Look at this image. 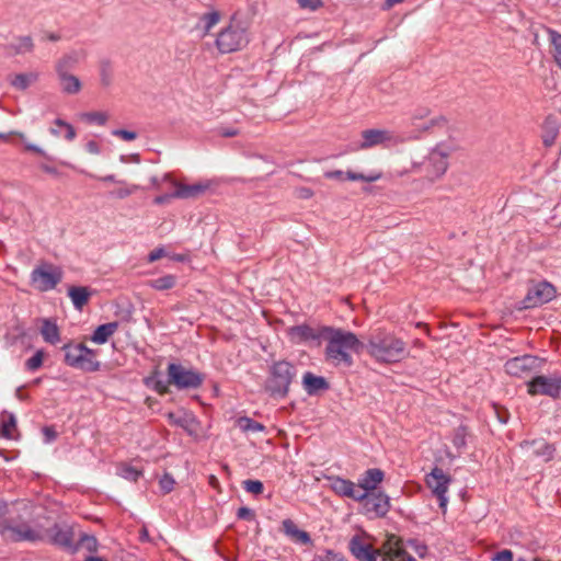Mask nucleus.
Listing matches in <instances>:
<instances>
[{"instance_id": "1", "label": "nucleus", "mask_w": 561, "mask_h": 561, "mask_svg": "<svg viewBox=\"0 0 561 561\" xmlns=\"http://www.w3.org/2000/svg\"><path fill=\"white\" fill-rule=\"evenodd\" d=\"M323 339L328 342L325 358L334 366L353 365V353H359L365 344L358 340L356 334L342 329L322 327Z\"/></svg>"}, {"instance_id": "2", "label": "nucleus", "mask_w": 561, "mask_h": 561, "mask_svg": "<svg viewBox=\"0 0 561 561\" xmlns=\"http://www.w3.org/2000/svg\"><path fill=\"white\" fill-rule=\"evenodd\" d=\"M365 347L373 358L387 364L398 363L408 355L405 342L383 329L370 332Z\"/></svg>"}, {"instance_id": "3", "label": "nucleus", "mask_w": 561, "mask_h": 561, "mask_svg": "<svg viewBox=\"0 0 561 561\" xmlns=\"http://www.w3.org/2000/svg\"><path fill=\"white\" fill-rule=\"evenodd\" d=\"M150 382L158 393L164 394L169 392V386H174L179 390L196 389L202 385L203 376L192 368L170 363L167 368V381L150 378L147 383Z\"/></svg>"}, {"instance_id": "4", "label": "nucleus", "mask_w": 561, "mask_h": 561, "mask_svg": "<svg viewBox=\"0 0 561 561\" xmlns=\"http://www.w3.org/2000/svg\"><path fill=\"white\" fill-rule=\"evenodd\" d=\"M44 525L38 520L31 523L7 518L0 522V537L5 542H37L45 538Z\"/></svg>"}, {"instance_id": "5", "label": "nucleus", "mask_w": 561, "mask_h": 561, "mask_svg": "<svg viewBox=\"0 0 561 561\" xmlns=\"http://www.w3.org/2000/svg\"><path fill=\"white\" fill-rule=\"evenodd\" d=\"M65 363L73 368L94 373L101 367L96 359V352L87 347L84 344L65 345Z\"/></svg>"}, {"instance_id": "6", "label": "nucleus", "mask_w": 561, "mask_h": 561, "mask_svg": "<svg viewBox=\"0 0 561 561\" xmlns=\"http://www.w3.org/2000/svg\"><path fill=\"white\" fill-rule=\"evenodd\" d=\"M296 376L295 367L286 362H276L271 368L268 389L273 394L286 396L293 379Z\"/></svg>"}, {"instance_id": "7", "label": "nucleus", "mask_w": 561, "mask_h": 561, "mask_svg": "<svg viewBox=\"0 0 561 561\" xmlns=\"http://www.w3.org/2000/svg\"><path fill=\"white\" fill-rule=\"evenodd\" d=\"M61 268L49 263L36 266L31 273V282L39 291L54 289L61 282Z\"/></svg>"}, {"instance_id": "8", "label": "nucleus", "mask_w": 561, "mask_h": 561, "mask_svg": "<svg viewBox=\"0 0 561 561\" xmlns=\"http://www.w3.org/2000/svg\"><path fill=\"white\" fill-rule=\"evenodd\" d=\"M248 43L245 28L240 24H230L221 31L217 38L216 45L220 53L228 54L241 49Z\"/></svg>"}, {"instance_id": "9", "label": "nucleus", "mask_w": 561, "mask_h": 561, "mask_svg": "<svg viewBox=\"0 0 561 561\" xmlns=\"http://www.w3.org/2000/svg\"><path fill=\"white\" fill-rule=\"evenodd\" d=\"M399 142L393 131L381 128H368L360 133V140L356 145V150H368L374 147L388 148Z\"/></svg>"}, {"instance_id": "10", "label": "nucleus", "mask_w": 561, "mask_h": 561, "mask_svg": "<svg viewBox=\"0 0 561 561\" xmlns=\"http://www.w3.org/2000/svg\"><path fill=\"white\" fill-rule=\"evenodd\" d=\"M425 481L432 493L438 499L439 507L446 508L448 502L446 494L451 483V477L442 468L435 467L426 476Z\"/></svg>"}, {"instance_id": "11", "label": "nucleus", "mask_w": 561, "mask_h": 561, "mask_svg": "<svg viewBox=\"0 0 561 561\" xmlns=\"http://www.w3.org/2000/svg\"><path fill=\"white\" fill-rule=\"evenodd\" d=\"M530 396H549L557 398L561 391V375L537 376L527 383Z\"/></svg>"}, {"instance_id": "12", "label": "nucleus", "mask_w": 561, "mask_h": 561, "mask_svg": "<svg viewBox=\"0 0 561 561\" xmlns=\"http://www.w3.org/2000/svg\"><path fill=\"white\" fill-rule=\"evenodd\" d=\"M556 295L554 287L547 283L540 282L528 289L526 297L523 300L524 308H535L549 302Z\"/></svg>"}, {"instance_id": "13", "label": "nucleus", "mask_w": 561, "mask_h": 561, "mask_svg": "<svg viewBox=\"0 0 561 561\" xmlns=\"http://www.w3.org/2000/svg\"><path fill=\"white\" fill-rule=\"evenodd\" d=\"M327 480L329 481V488L339 496L348 497L356 502H363L367 497V493H360L357 485L351 480L337 476L327 477Z\"/></svg>"}, {"instance_id": "14", "label": "nucleus", "mask_w": 561, "mask_h": 561, "mask_svg": "<svg viewBox=\"0 0 561 561\" xmlns=\"http://www.w3.org/2000/svg\"><path fill=\"white\" fill-rule=\"evenodd\" d=\"M538 366V358L531 355H524L508 359L505 363V371L514 377L528 376Z\"/></svg>"}, {"instance_id": "15", "label": "nucleus", "mask_w": 561, "mask_h": 561, "mask_svg": "<svg viewBox=\"0 0 561 561\" xmlns=\"http://www.w3.org/2000/svg\"><path fill=\"white\" fill-rule=\"evenodd\" d=\"M348 548L358 561H377L380 554L379 550L374 549L373 546L359 535L352 537Z\"/></svg>"}, {"instance_id": "16", "label": "nucleus", "mask_w": 561, "mask_h": 561, "mask_svg": "<svg viewBox=\"0 0 561 561\" xmlns=\"http://www.w3.org/2000/svg\"><path fill=\"white\" fill-rule=\"evenodd\" d=\"M448 152L437 147L427 158V176L431 181H435L445 174L448 168Z\"/></svg>"}, {"instance_id": "17", "label": "nucleus", "mask_w": 561, "mask_h": 561, "mask_svg": "<svg viewBox=\"0 0 561 561\" xmlns=\"http://www.w3.org/2000/svg\"><path fill=\"white\" fill-rule=\"evenodd\" d=\"M44 531L46 536L43 541H48L64 548H70L72 546V531L70 528L54 523L49 527L44 525Z\"/></svg>"}, {"instance_id": "18", "label": "nucleus", "mask_w": 561, "mask_h": 561, "mask_svg": "<svg viewBox=\"0 0 561 561\" xmlns=\"http://www.w3.org/2000/svg\"><path fill=\"white\" fill-rule=\"evenodd\" d=\"M363 502L366 511L373 513L375 517H382L390 510V499L383 492L367 493Z\"/></svg>"}, {"instance_id": "19", "label": "nucleus", "mask_w": 561, "mask_h": 561, "mask_svg": "<svg viewBox=\"0 0 561 561\" xmlns=\"http://www.w3.org/2000/svg\"><path fill=\"white\" fill-rule=\"evenodd\" d=\"M383 561H416L402 547L401 540L391 535L383 545Z\"/></svg>"}, {"instance_id": "20", "label": "nucleus", "mask_w": 561, "mask_h": 561, "mask_svg": "<svg viewBox=\"0 0 561 561\" xmlns=\"http://www.w3.org/2000/svg\"><path fill=\"white\" fill-rule=\"evenodd\" d=\"M288 335L290 340L297 344L323 339L322 327L316 330L307 324L290 327L288 329Z\"/></svg>"}, {"instance_id": "21", "label": "nucleus", "mask_w": 561, "mask_h": 561, "mask_svg": "<svg viewBox=\"0 0 561 561\" xmlns=\"http://www.w3.org/2000/svg\"><path fill=\"white\" fill-rule=\"evenodd\" d=\"M172 187L174 188V195L178 198H196L205 194L209 188V183H194L183 184L176 181H172Z\"/></svg>"}, {"instance_id": "22", "label": "nucleus", "mask_w": 561, "mask_h": 561, "mask_svg": "<svg viewBox=\"0 0 561 561\" xmlns=\"http://www.w3.org/2000/svg\"><path fill=\"white\" fill-rule=\"evenodd\" d=\"M560 124L557 117L549 115L541 125V140L546 148H550L556 144L559 136Z\"/></svg>"}, {"instance_id": "23", "label": "nucleus", "mask_w": 561, "mask_h": 561, "mask_svg": "<svg viewBox=\"0 0 561 561\" xmlns=\"http://www.w3.org/2000/svg\"><path fill=\"white\" fill-rule=\"evenodd\" d=\"M383 472L378 468L368 469L358 480V488L363 490L362 493H373L377 485L383 480Z\"/></svg>"}, {"instance_id": "24", "label": "nucleus", "mask_w": 561, "mask_h": 561, "mask_svg": "<svg viewBox=\"0 0 561 561\" xmlns=\"http://www.w3.org/2000/svg\"><path fill=\"white\" fill-rule=\"evenodd\" d=\"M56 72L64 93L78 94L81 91L82 84L78 77L69 73L66 69H61V67H57Z\"/></svg>"}, {"instance_id": "25", "label": "nucleus", "mask_w": 561, "mask_h": 561, "mask_svg": "<svg viewBox=\"0 0 561 561\" xmlns=\"http://www.w3.org/2000/svg\"><path fill=\"white\" fill-rule=\"evenodd\" d=\"M302 386L306 392L310 396L318 393L319 391L328 390L329 383L325 378L316 376L308 371L302 377Z\"/></svg>"}, {"instance_id": "26", "label": "nucleus", "mask_w": 561, "mask_h": 561, "mask_svg": "<svg viewBox=\"0 0 561 561\" xmlns=\"http://www.w3.org/2000/svg\"><path fill=\"white\" fill-rule=\"evenodd\" d=\"M91 295L92 291L84 286H71L68 289V296L73 307L79 311L89 302Z\"/></svg>"}, {"instance_id": "27", "label": "nucleus", "mask_w": 561, "mask_h": 561, "mask_svg": "<svg viewBox=\"0 0 561 561\" xmlns=\"http://www.w3.org/2000/svg\"><path fill=\"white\" fill-rule=\"evenodd\" d=\"M39 331L46 343L56 345L60 342V331L55 321H51L50 319H43Z\"/></svg>"}, {"instance_id": "28", "label": "nucleus", "mask_w": 561, "mask_h": 561, "mask_svg": "<svg viewBox=\"0 0 561 561\" xmlns=\"http://www.w3.org/2000/svg\"><path fill=\"white\" fill-rule=\"evenodd\" d=\"M1 435L8 439H16L19 437L16 417L13 413H1Z\"/></svg>"}, {"instance_id": "29", "label": "nucleus", "mask_w": 561, "mask_h": 561, "mask_svg": "<svg viewBox=\"0 0 561 561\" xmlns=\"http://www.w3.org/2000/svg\"><path fill=\"white\" fill-rule=\"evenodd\" d=\"M117 329L118 322L116 321L101 324L94 330L91 341L96 344H104L117 331Z\"/></svg>"}, {"instance_id": "30", "label": "nucleus", "mask_w": 561, "mask_h": 561, "mask_svg": "<svg viewBox=\"0 0 561 561\" xmlns=\"http://www.w3.org/2000/svg\"><path fill=\"white\" fill-rule=\"evenodd\" d=\"M38 80V73L36 72H26V73H16L13 76H10L9 81L10 84L20 91L26 90L28 87H31L33 83H35Z\"/></svg>"}, {"instance_id": "31", "label": "nucleus", "mask_w": 561, "mask_h": 561, "mask_svg": "<svg viewBox=\"0 0 561 561\" xmlns=\"http://www.w3.org/2000/svg\"><path fill=\"white\" fill-rule=\"evenodd\" d=\"M282 527L284 533L296 541L305 545L311 541L309 534L298 529L297 525L291 519L283 520Z\"/></svg>"}, {"instance_id": "32", "label": "nucleus", "mask_w": 561, "mask_h": 561, "mask_svg": "<svg viewBox=\"0 0 561 561\" xmlns=\"http://www.w3.org/2000/svg\"><path fill=\"white\" fill-rule=\"evenodd\" d=\"M470 436L468 427L465 425H460L454 430L451 434V443L457 449L458 454H461L462 450L467 447V439Z\"/></svg>"}, {"instance_id": "33", "label": "nucleus", "mask_w": 561, "mask_h": 561, "mask_svg": "<svg viewBox=\"0 0 561 561\" xmlns=\"http://www.w3.org/2000/svg\"><path fill=\"white\" fill-rule=\"evenodd\" d=\"M524 446L531 455L545 457L546 460L552 456V448L543 440L525 443Z\"/></svg>"}, {"instance_id": "34", "label": "nucleus", "mask_w": 561, "mask_h": 561, "mask_svg": "<svg viewBox=\"0 0 561 561\" xmlns=\"http://www.w3.org/2000/svg\"><path fill=\"white\" fill-rule=\"evenodd\" d=\"M8 48L14 55L26 54L33 50L34 43L31 36H21L15 43L10 44Z\"/></svg>"}, {"instance_id": "35", "label": "nucleus", "mask_w": 561, "mask_h": 561, "mask_svg": "<svg viewBox=\"0 0 561 561\" xmlns=\"http://www.w3.org/2000/svg\"><path fill=\"white\" fill-rule=\"evenodd\" d=\"M236 426L243 433L263 432L265 426L248 416L237 419Z\"/></svg>"}, {"instance_id": "36", "label": "nucleus", "mask_w": 561, "mask_h": 561, "mask_svg": "<svg viewBox=\"0 0 561 561\" xmlns=\"http://www.w3.org/2000/svg\"><path fill=\"white\" fill-rule=\"evenodd\" d=\"M176 280L175 275L168 274L159 278L150 279L148 286L156 290H168L175 286Z\"/></svg>"}, {"instance_id": "37", "label": "nucleus", "mask_w": 561, "mask_h": 561, "mask_svg": "<svg viewBox=\"0 0 561 561\" xmlns=\"http://www.w3.org/2000/svg\"><path fill=\"white\" fill-rule=\"evenodd\" d=\"M139 188L140 186L137 184H128L125 181H121L118 186L111 192V195L118 199H124L135 194Z\"/></svg>"}, {"instance_id": "38", "label": "nucleus", "mask_w": 561, "mask_h": 561, "mask_svg": "<svg viewBox=\"0 0 561 561\" xmlns=\"http://www.w3.org/2000/svg\"><path fill=\"white\" fill-rule=\"evenodd\" d=\"M549 41L552 45V55L556 64L561 69V34L554 30H548Z\"/></svg>"}, {"instance_id": "39", "label": "nucleus", "mask_w": 561, "mask_h": 561, "mask_svg": "<svg viewBox=\"0 0 561 561\" xmlns=\"http://www.w3.org/2000/svg\"><path fill=\"white\" fill-rule=\"evenodd\" d=\"M80 118L90 124L104 126L108 121V115L105 112H88L80 115Z\"/></svg>"}, {"instance_id": "40", "label": "nucleus", "mask_w": 561, "mask_h": 561, "mask_svg": "<svg viewBox=\"0 0 561 561\" xmlns=\"http://www.w3.org/2000/svg\"><path fill=\"white\" fill-rule=\"evenodd\" d=\"M345 178L350 181H364V182H376L381 179L382 174L381 172H371L367 175L363 173H356L353 171H347L345 174Z\"/></svg>"}, {"instance_id": "41", "label": "nucleus", "mask_w": 561, "mask_h": 561, "mask_svg": "<svg viewBox=\"0 0 561 561\" xmlns=\"http://www.w3.org/2000/svg\"><path fill=\"white\" fill-rule=\"evenodd\" d=\"M45 353L43 350L36 351V353L25 362V369L28 371L38 370L44 362Z\"/></svg>"}, {"instance_id": "42", "label": "nucleus", "mask_w": 561, "mask_h": 561, "mask_svg": "<svg viewBox=\"0 0 561 561\" xmlns=\"http://www.w3.org/2000/svg\"><path fill=\"white\" fill-rule=\"evenodd\" d=\"M243 489L254 495L262 494L264 491V485L259 480H244L242 482Z\"/></svg>"}, {"instance_id": "43", "label": "nucleus", "mask_w": 561, "mask_h": 561, "mask_svg": "<svg viewBox=\"0 0 561 561\" xmlns=\"http://www.w3.org/2000/svg\"><path fill=\"white\" fill-rule=\"evenodd\" d=\"M54 125L56 127H61L65 129V138L68 140V141H72L76 136H77V133L73 128V126L69 123H67L66 121L61 119V118H56L54 121Z\"/></svg>"}, {"instance_id": "44", "label": "nucleus", "mask_w": 561, "mask_h": 561, "mask_svg": "<svg viewBox=\"0 0 561 561\" xmlns=\"http://www.w3.org/2000/svg\"><path fill=\"white\" fill-rule=\"evenodd\" d=\"M174 485H175V480L173 479V477L169 473H164L160 480H159V486H160V490L167 494V493H170L173 489H174Z\"/></svg>"}, {"instance_id": "45", "label": "nucleus", "mask_w": 561, "mask_h": 561, "mask_svg": "<svg viewBox=\"0 0 561 561\" xmlns=\"http://www.w3.org/2000/svg\"><path fill=\"white\" fill-rule=\"evenodd\" d=\"M80 546L89 552H95L98 550V540L94 536L82 535Z\"/></svg>"}, {"instance_id": "46", "label": "nucleus", "mask_w": 561, "mask_h": 561, "mask_svg": "<svg viewBox=\"0 0 561 561\" xmlns=\"http://www.w3.org/2000/svg\"><path fill=\"white\" fill-rule=\"evenodd\" d=\"M119 474L130 481H137L141 472L134 467L123 466L119 468Z\"/></svg>"}, {"instance_id": "47", "label": "nucleus", "mask_w": 561, "mask_h": 561, "mask_svg": "<svg viewBox=\"0 0 561 561\" xmlns=\"http://www.w3.org/2000/svg\"><path fill=\"white\" fill-rule=\"evenodd\" d=\"M101 83L108 87L112 83V68L108 62H103L100 70Z\"/></svg>"}, {"instance_id": "48", "label": "nucleus", "mask_w": 561, "mask_h": 561, "mask_svg": "<svg viewBox=\"0 0 561 561\" xmlns=\"http://www.w3.org/2000/svg\"><path fill=\"white\" fill-rule=\"evenodd\" d=\"M78 62V56L76 53L64 56L56 64L57 67H61V69H66L68 71L69 68L73 67Z\"/></svg>"}, {"instance_id": "49", "label": "nucleus", "mask_w": 561, "mask_h": 561, "mask_svg": "<svg viewBox=\"0 0 561 561\" xmlns=\"http://www.w3.org/2000/svg\"><path fill=\"white\" fill-rule=\"evenodd\" d=\"M112 135L121 138L124 141H133L138 137V134L136 131L127 129H114L112 131Z\"/></svg>"}, {"instance_id": "50", "label": "nucleus", "mask_w": 561, "mask_h": 561, "mask_svg": "<svg viewBox=\"0 0 561 561\" xmlns=\"http://www.w3.org/2000/svg\"><path fill=\"white\" fill-rule=\"evenodd\" d=\"M172 181H174L170 174H164L163 176L161 178H158V176H152L150 179V182L152 184V186L156 188V190H160L162 187V185L164 183H169L170 186L172 187Z\"/></svg>"}, {"instance_id": "51", "label": "nucleus", "mask_w": 561, "mask_h": 561, "mask_svg": "<svg viewBox=\"0 0 561 561\" xmlns=\"http://www.w3.org/2000/svg\"><path fill=\"white\" fill-rule=\"evenodd\" d=\"M492 561H513L514 554L510 549H503L491 556Z\"/></svg>"}, {"instance_id": "52", "label": "nucleus", "mask_w": 561, "mask_h": 561, "mask_svg": "<svg viewBox=\"0 0 561 561\" xmlns=\"http://www.w3.org/2000/svg\"><path fill=\"white\" fill-rule=\"evenodd\" d=\"M297 1L301 9L309 10V11H316L320 7H322L321 0H297Z\"/></svg>"}, {"instance_id": "53", "label": "nucleus", "mask_w": 561, "mask_h": 561, "mask_svg": "<svg viewBox=\"0 0 561 561\" xmlns=\"http://www.w3.org/2000/svg\"><path fill=\"white\" fill-rule=\"evenodd\" d=\"M18 135L21 138V140L24 142L25 150L35 152V153L41 154V156H45V151L41 147L26 141L24 134L19 133Z\"/></svg>"}, {"instance_id": "54", "label": "nucleus", "mask_w": 561, "mask_h": 561, "mask_svg": "<svg viewBox=\"0 0 561 561\" xmlns=\"http://www.w3.org/2000/svg\"><path fill=\"white\" fill-rule=\"evenodd\" d=\"M216 134L221 137H233L239 134V130L234 127H222L219 126L216 128Z\"/></svg>"}, {"instance_id": "55", "label": "nucleus", "mask_w": 561, "mask_h": 561, "mask_svg": "<svg viewBox=\"0 0 561 561\" xmlns=\"http://www.w3.org/2000/svg\"><path fill=\"white\" fill-rule=\"evenodd\" d=\"M312 561H345V559L337 553L329 551L324 556L316 557Z\"/></svg>"}, {"instance_id": "56", "label": "nucleus", "mask_w": 561, "mask_h": 561, "mask_svg": "<svg viewBox=\"0 0 561 561\" xmlns=\"http://www.w3.org/2000/svg\"><path fill=\"white\" fill-rule=\"evenodd\" d=\"M43 435H44V442L46 444H49L56 439L57 432L55 431L54 427L46 426L43 428Z\"/></svg>"}, {"instance_id": "57", "label": "nucleus", "mask_w": 561, "mask_h": 561, "mask_svg": "<svg viewBox=\"0 0 561 561\" xmlns=\"http://www.w3.org/2000/svg\"><path fill=\"white\" fill-rule=\"evenodd\" d=\"M237 516L241 519L253 520L254 512L249 507H240L237 512Z\"/></svg>"}, {"instance_id": "58", "label": "nucleus", "mask_w": 561, "mask_h": 561, "mask_svg": "<svg viewBox=\"0 0 561 561\" xmlns=\"http://www.w3.org/2000/svg\"><path fill=\"white\" fill-rule=\"evenodd\" d=\"M173 198H178L175 195H174V190L171 192V193H165L163 195H159L157 196L154 199H153V203L157 204V205H163V204H168L171 199Z\"/></svg>"}, {"instance_id": "59", "label": "nucleus", "mask_w": 561, "mask_h": 561, "mask_svg": "<svg viewBox=\"0 0 561 561\" xmlns=\"http://www.w3.org/2000/svg\"><path fill=\"white\" fill-rule=\"evenodd\" d=\"M165 255V251L163 248H157L153 251H151L148 255V262L152 263Z\"/></svg>"}, {"instance_id": "60", "label": "nucleus", "mask_w": 561, "mask_h": 561, "mask_svg": "<svg viewBox=\"0 0 561 561\" xmlns=\"http://www.w3.org/2000/svg\"><path fill=\"white\" fill-rule=\"evenodd\" d=\"M85 149L91 154H100L101 153V146L95 140H90L85 145Z\"/></svg>"}, {"instance_id": "61", "label": "nucleus", "mask_w": 561, "mask_h": 561, "mask_svg": "<svg viewBox=\"0 0 561 561\" xmlns=\"http://www.w3.org/2000/svg\"><path fill=\"white\" fill-rule=\"evenodd\" d=\"M410 546L413 548V550L415 551V553L419 557H421V558L425 557L426 550H427L426 546L421 545L416 541H410Z\"/></svg>"}, {"instance_id": "62", "label": "nucleus", "mask_w": 561, "mask_h": 561, "mask_svg": "<svg viewBox=\"0 0 561 561\" xmlns=\"http://www.w3.org/2000/svg\"><path fill=\"white\" fill-rule=\"evenodd\" d=\"M344 172L341 170H334V171H328L324 173V176L327 179H336V180H343Z\"/></svg>"}, {"instance_id": "63", "label": "nucleus", "mask_w": 561, "mask_h": 561, "mask_svg": "<svg viewBox=\"0 0 561 561\" xmlns=\"http://www.w3.org/2000/svg\"><path fill=\"white\" fill-rule=\"evenodd\" d=\"M428 114H430V111L427 108H422L413 114L412 121H413V123H415V121L422 119V118L428 116Z\"/></svg>"}, {"instance_id": "64", "label": "nucleus", "mask_w": 561, "mask_h": 561, "mask_svg": "<svg viewBox=\"0 0 561 561\" xmlns=\"http://www.w3.org/2000/svg\"><path fill=\"white\" fill-rule=\"evenodd\" d=\"M8 512V504L3 501H0V522H4L7 518H4V515Z\"/></svg>"}]
</instances>
